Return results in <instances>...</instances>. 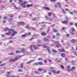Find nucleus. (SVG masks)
Returning a JSON list of instances; mask_svg holds the SVG:
<instances>
[{"mask_svg": "<svg viewBox=\"0 0 77 77\" xmlns=\"http://www.w3.org/2000/svg\"><path fill=\"white\" fill-rule=\"evenodd\" d=\"M4 31H5V32H8V31H9V33H11V32L10 31H11L12 32V34H11V35L12 36H15V34H17V31H15V30L12 29H10L8 28H6L4 29Z\"/></svg>", "mask_w": 77, "mask_h": 77, "instance_id": "obj_1", "label": "nucleus"}, {"mask_svg": "<svg viewBox=\"0 0 77 77\" xmlns=\"http://www.w3.org/2000/svg\"><path fill=\"white\" fill-rule=\"evenodd\" d=\"M20 57H21V56H19L18 57H16L14 59H11L9 61V62L12 63V62H15L16 60H17V59L20 58Z\"/></svg>", "mask_w": 77, "mask_h": 77, "instance_id": "obj_2", "label": "nucleus"}, {"mask_svg": "<svg viewBox=\"0 0 77 77\" xmlns=\"http://www.w3.org/2000/svg\"><path fill=\"white\" fill-rule=\"evenodd\" d=\"M34 48L35 50H36V49H38V47H36V46L35 45H32L30 46V49L32 51H33V49H32V48Z\"/></svg>", "mask_w": 77, "mask_h": 77, "instance_id": "obj_3", "label": "nucleus"}, {"mask_svg": "<svg viewBox=\"0 0 77 77\" xmlns=\"http://www.w3.org/2000/svg\"><path fill=\"white\" fill-rule=\"evenodd\" d=\"M65 18L66 19V20L62 22V23L63 24H66V23H68V17L65 16Z\"/></svg>", "mask_w": 77, "mask_h": 77, "instance_id": "obj_4", "label": "nucleus"}, {"mask_svg": "<svg viewBox=\"0 0 77 77\" xmlns=\"http://www.w3.org/2000/svg\"><path fill=\"white\" fill-rule=\"evenodd\" d=\"M17 24L18 25H22L23 26H24V25H25V23L23 22H20L17 23Z\"/></svg>", "mask_w": 77, "mask_h": 77, "instance_id": "obj_5", "label": "nucleus"}, {"mask_svg": "<svg viewBox=\"0 0 77 77\" xmlns=\"http://www.w3.org/2000/svg\"><path fill=\"white\" fill-rule=\"evenodd\" d=\"M58 50L60 53H62V52H64L65 51V49H58Z\"/></svg>", "mask_w": 77, "mask_h": 77, "instance_id": "obj_6", "label": "nucleus"}, {"mask_svg": "<svg viewBox=\"0 0 77 77\" xmlns=\"http://www.w3.org/2000/svg\"><path fill=\"white\" fill-rule=\"evenodd\" d=\"M71 30L72 32H71V33L72 35H74V32H75V29H74V28H72L71 29Z\"/></svg>", "mask_w": 77, "mask_h": 77, "instance_id": "obj_7", "label": "nucleus"}, {"mask_svg": "<svg viewBox=\"0 0 77 77\" xmlns=\"http://www.w3.org/2000/svg\"><path fill=\"white\" fill-rule=\"evenodd\" d=\"M21 6L22 8H26V6L23 3H22Z\"/></svg>", "mask_w": 77, "mask_h": 77, "instance_id": "obj_8", "label": "nucleus"}, {"mask_svg": "<svg viewBox=\"0 0 77 77\" xmlns=\"http://www.w3.org/2000/svg\"><path fill=\"white\" fill-rule=\"evenodd\" d=\"M33 6V4H31V5L27 4V6L28 8H30V7H32Z\"/></svg>", "mask_w": 77, "mask_h": 77, "instance_id": "obj_9", "label": "nucleus"}, {"mask_svg": "<svg viewBox=\"0 0 77 77\" xmlns=\"http://www.w3.org/2000/svg\"><path fill=\"white\" fill-rule=\"evenodd\" d=\"M43 9H45L46 10H50V8L46 7H43Z\"/></svg>", "mask_w": 77, "mask_h": 77, "instance_id": "obj_10", "label": "nucleus"}, {"mask_svg": "<svg viewBox=\"0 0 77 77\" xmlns=\"http://www.w3.org/2000/svg\"><path fill=\"white\" fill-rule=\"evenodd\" d=\"M45 17L46 19H48V20H50V21H52V19H51L50 17H48L47 16H45Z\"/></svg>", "mask_w": 77, "mask_h": 77, "instance_id": "obj_11", "label": "nucleus"}, {"mask_svg": "<svg viewBox=\"0 0 77 77\" xmlns=\"http://www.w3.org/2000/svg\"><path fill=\"white\" fill-rule=\"evenodd\" d=\"M75 41H77V40H75L74 39H72L71 40V42L72 43H73V42H75Z\"/></svg>", "mask_w": 77, "mask_h": 77, "instance_id": "obj_12", "label": "nucleus"}, {"mask_svg": "<svg viewBox=\"0 0 77 77\" xmlns=\"http://www.w3.org/2000/svg\"><path fill=\"white\" fill-rule=\"evenodd\" d=\"M24 51H25V49H23L21 50V53H24L25 52Z\"/></svg>", "mask_w": 77, "mask_h": 77, "instance_id": "obj_13", "label": "nucleus"}, {"mask_svg": "<svg viewBox=\"0 0 77 77\" xmlns=\"http://www.w3.org/2000/svg\"><path fill=\"white\" fill-rule=\"evenodd\" d=\"M61 56L63 57H65V54L62 53L61 54Z\"/></svg>", "mask_w": 77, "mask_h": 77, "instance_id": "obj_14", "label": "nucleus"}, {"mask_svg": "<svg viewBox=\"0 0 77 77\" xmlns=\"http://www.w3.org/2000/svg\"><path fill=\"white\" fill-rule=\"evenodd\" d=\"M35 74H40V72L38 71H35L34 72Z\"/></svg>", "mask_w": 77, "mask_h": 77, "instance_id": "obj_15", "label": "nucleus"}, {"mask_svg": "<svg viewBox=\"0 0 77 77\" xmlns=\"http://www.w3.org/2000/svg\"><path fill=\"white\" fill-rule=\"evenodd\" d=\"M27 35V33H26L25 34L23 35H22V37H24V38H25L26 37V35Z\"/></svg>", "mask_w": 77, "mask_h": 77, "instance_id": "obj_16", "label": "nucleus"}, {"mask_svg": "<svg viewBox=\"0 0 77 77\" xmlns=\"http://www.w3.org/2000/svg\"><path fill=\"white\" fill-rule=\"evenodd\" d=\"M42 70H44V69H42L41 68H39L38 69V71H42Z\"/></svg>", "mask_w": 77, "mask_h": 77, "instance_id": "obj_17", "label": "nucleus"}, {"mask_svg": "<svg viewBox=\"0 0 77 77\" xmlns=\"http://www.w3.org/2000/svg\"><path fill=\"white\" fill-rule=\"evenodd\" d=\"M41 35L42 36H45V35H46V33L45 32H42L41 33Z\"/></svg>", "mask_w": 77, "mask_h": 77, "instance_id": "obj_18", "label": "nucleus"}, {"mask_svg": "<svg viewBox=\"0 0 77 77\" xmlns=\"http://www.w3.org/2000/svg\"><path fill=\"white\" fill-rule=\"evenodd\" d=\"M59 42V41H55L54 42V43L55 44H58Z\"/></svg>", "mask_w": 77, "mask_h": 77, "instance_id": "obj_19", "label": "nucleus"}, {"mask_svg": "<svg viewBox=\"0 0 77 77\" xmlns=\"http://www.w3.org/2000/svg\"><path fill=\"white\" fill-rule=\"evenodd\" d=\"M44 23H45V22H43L42 23L40 22V23H38V24H37L36 25V26H38V25L39 24H44Z\"/></svg>", "mask_w": 77, "mask_h": 77, "instance_id": "obj_20", "label": "nucleus"}, {"mask_svg": "<svg viewBox=\"0 0 77 77\" xmlns=\"http://www.w3.org/2000/svg\"><path fill=\"white\" fill-rule=\"evenodd\" d=\"M44 41H48L49 40H48V39L47 38H45V39H44Z\"/></svg>", "mask_w": 77, "mask_h": 77, "instance_id": "obj_21", "label": "nucleus"}, {"mask_svg": "<svg viewBox=\"0 0 77 77\" xmlns=\"http://www.w3.org/2000/svg\"><path fill=\"white\" fill-rule=\"evenodd\" d=\"M53 14V13H52V12L49 13L48 14V16H51V15H52V14Z\"/></svg>", "mask_w": 77, "mask_h": 77, "instance_id": "obj_22", "label": "nucleus"}, {"mask_svg": "<svg viewBox=\"0 0 77 77\" xmlns=\"http://www.w3.org/2000/svg\"><path fill=\"white\" fill-rule=\"evenodd\" d=\"M14 8H15V9H19V8H18V7H17V6H16V5H14Z\"/></svg>", "mask_w": 77, "mask_h": 77, "instance_id": "obj_23", "label": "nucleus"}, {"mask_svg": "<svg viewBox=\"0 0 77 77\" xmlns=\"http://www.w3.org/2000/svg\"><path fill=\"white\" fill-rule=\"evenodd\" d=\"M21 51H16V53H21Z\"/></svg>", "mask_w": 77, "mask_h": 77, "instance_id": "obj_24", "label": "nucleus"}, {"mask_svg": "<svg viewBox=\"0 0 77 77\" xmlns=\"http://www.w3.org/2000/svg\"><path fill=\"white\" fill-rule=\"evenodd\" d=\"M38 64H39V65H44L43 64V63H42V62H39L38 63Z\"/></svg>", "mask_w": 77, "mask_h": 77, "instance_id": "obj_25", "label": "nucleus"}, {"mask_svg": "<svg viewBox=\"0 0 77 77\" xmlns=\"http://www.w3.org/2000/svg\"><path fill=\"white\" fill-rule=\"evenodd\" d=\"M53 31L54 32H55V33L57 32H58V31H57V30H56V29H53Z\"/></svg>", "mask_w": 77, "mask_h": 77, "instance_id": "obj_26", "label": "nucleus"}, {"mask_svg": "<svg viewBox=\"0 0 77 77\" xmlns=\"http://www.w3.org/2000/svg\"><path fill=\"white\" fill-rule=\"evenodd\" d=\"M52 51L54 53H57V51L54 49H53Z\"/></svg>", "mask_w": 77, "mask_h": 77, "instance_id": "obj_27", "label": "nucleus"}, {"mask_svg": "<svg viewBox=\"0 0 77 77\" xmlns=\"http://www.w3.org/2000/svg\"><path fill=\"white\" fill-rule=\"evenodd\" d=\"M52 72L53 73H56V71L55 70H52Z\"/></svg>", "mask_w": 77, "mask_h": 77, "instance_id": "obj_28", "label": "nucleus"}, {"mask_svg": "<svg viewBox=\"0 0 77 77\" xmlns=\"http://www.w3.org/2000/svg\"><path fill=\"white\" fill-rule=\"evenodd\" d=\"M50 49H49V48H47V50L48 51V53H51L50 51Z\"/></svg>", "mask_w": 77, "mask_h": 77, "instance_id": "obj_29", "label": "nucleus"}, {"mask_svg": "<svg viewBox=\"0 0 77 77\" xmlns=\"http://www.w3.org/2000/svg\"><path fill=\"white\" fill-rule=\"evenodd\" d=\"M56 46L57 47H60V44H58L56 45Z\"/></svg>", "mask_w": 77, "mask_h": 77, "instance_id": "obj_30", "label": "nucleus"}, {"mask_svg": "<svg viewBox=\"0 0 77 77\" xmlns=\"http://www.w3.org/2000/svg\"><path fill=\"white\" fill-rule=\"evenodd\" d=\"M23 3L25 5L26 4H27V2L24 1L23 2Z\"/></svg>", "mask_w": 77, "mask_h": 77, "instance_id": "obj_31", "label": "nucleus"}, {"mask_svg": "<svg viewBox=\"0 0 77 77\" xmlns=\"http://www.w3.org/2000/svg\"><path fill=\"white\" fill-rule=\"evenodd\" d=\"M37 42L38 43V44H39L41 43V41L39 40H37Z\"/></svg>", "mask_w": 77, "mask_h": 77, "instance_id": "obj_32", "label": "nucleus"}, {"mask_svg": "<svg viewBox=\"0 0 77 77\" xmlns=\"http://www.w3.org/2000/svg\"><path fill=\"white\" fill-rule=\"evenodd\" d=\"M68 71H72V69H67Z\"/></svg>", "mask_w": 77, "mask_h": 77, "instance_id": "obj_33", "label": "nucleus"}, {"mask_svg": "<svg viewBox=\"0 0 77 77\" xmlns=\"http://www.w3.org/2000/svg\"><path fill=\"white\" fill-rule=\"evenodd\" d=\"M23 65H24V64L23 63H22L21 64L20 66L22 68L23 67Z\"/></svg>", "mask_w": 77, "mask_h": 77, "instance_id": "obj_34", "label": "nucleus"}, {"mask_svg": "<svg viewBox=\"0 0 77 77\" xmlns=\"http://www.w3.org/2000/svg\"><path fill=\"white\" fill-rule=\"evenodd\" d=\"M32 20L33 21H36V20H37V19H36V18H34L32 19Z\"/></svg>", "mask_w": 77, "mask_h": 77, "instance_id": "obj_35", "label": "nucleus"}, {"mask_svg": "<svg viewBox=\"0 0 77 77\" xmlns=\"http://www.w3.org/2000/svg\"><path fill=\"white\" fill-rule=\"evenodd\" d=\"M59 35H60V34H59V32H57L56 34V35L57 36H59Z\"/></svg>", "mask_w": 77, "mask_h": 77, "instance_id": "obj_36", "label": "nucleus"}, {"mask_svg": "<svg viewBox=\"0 0 77 77\" xmlns=\"http://www.w3.org/2000/svg\"><path fill=\"white\" fill-rule=\"evenodd\" d=\"M13 19L12 18H10L9 19L8 21H11V20H12Z\"/></svg>", "mask_w": 77, "mask_h": 77, "instance_id": "obj_37", "label": "nucleus"}, {"mask_svg": "<svg viewBox=\"0 0 77 77\" xmlns=\"http://www.w3.org/2000/svg\"><path fill=\"white\" fill-rule=\"evenodd\" d=\"M25 27L27 29H30V28L31 27H29L27 26H25Z\"/></svg>", "mask_w": 77, "mask_h": 77, "instance_id": "obj_38", "label": "nucleus"}, {"mask_svg": "<svg viewBox=\"0 0 77 77\" xmlns=\"http://www.w3.org/2000/svg\"><path fill=\"white\" fill-rule=\"evenodd\" d=\"M31 62H32V61L30 60L29 61L27 62L26 63H27V64H29V63H31Z\"/></svg>", "mask_w": 77, "mask_h": 77, "instance_id": "obj_39", "label": "nucleus"}, {"mask_svg": "<svg viewBox=\"0 0 77 77\" xmlns=\"http://www.w3.org/2000/svg\"><path fill=\"white\" fill-rule=\"evenodd\" d=\"M3 19H4V20H6V19H7V17H4L3 18Z\"/></svg>", "mask_w": 77, "mask_h": 77, "instance_id": "obj_40", "label": "nucleus"}, {"mask_svg": "<svg viewBox=\"0 0 77 77\" xmlns=\"http://www.w3.org/2000/svg\"><path fill=\"white\" fill-rule=\"evenodd\" d=\"M9 17H14V15L11 14V15H9Z\"/></svg>", "mask_w": 77, "mask_h": 77, "instance_id": "obj_41", "label": "nucleus"}, {"mask_svg": "<svg viewBox=\"0 0 77 77\" xmlns=\"http://www.w3.org/2000/svg\"><path fill=\"white\" fill-rule=\"evenodd\" d=\"M6 65V63H4L3 64H2L1 65V66H4V65Z\"/></svg>", "mask_w": 77, "mask_h": 77, "instance_id": "obj_42", "label": "nucleus"}, {"mask_svg": "<svg viewBox=\"0 0 77 77\" xmlns=\"http://www.w3.org/2000/svg\"><path fill=\"white\" fill-rule=\"evenodd\" d=\"M56 74H59L60 73V71L58 70L57 72H56Z\"/></svg>", "mask_w": 77, "mask_h": 77, "instance_id": "obj_43", "label": "nucleus"}, {"mask_svg": "<svg viewBox=\"0 0 77 77\" xmlns=\"http://www.w3.org/2000/svg\"><path fill=\"white\" fill-rule=\"evenodd\" d=\"M60 66L62 68V69H63L64 68V66L62 65H61Z\"/></svg>", "mask_w": 77, "mask_h": 77, "instance_id": "obj_44", "label": "nucleus"}, {"mask_svg": "<svg viewBox=\"0 0 77 77\" xmlns=\"http://www.w3.org/2000/svg\"><path fill=\"white\" fill-rule=\"evenodd\" d=\"M33 65H38V63H34V64H33Z\"/></svg>", "mask_w": 77, "mask_h": 77, "instance_id": "obj_45", "label": "nucleus"}, {"mask_svg": "<svg viewBox=\"0 0 77 77\" xmlns=\"http://www.w3.org/2000/svg\"><path fill=\"white\" fill-rule=\"evenodd\" d=\"M42 47H44V48H47V47L46 45H42Z\"/></svg>", "mask_w": 77, "mask_h": 77, "instance_id": "obj_46", "label": "nucleus"}, {"mask_svg": "<svg viewBox=\"0 0 77 77\" xmlns=\"http://www.w3.org/2000/svg\"><path fill=\"white\" fill-rule=\"evenodd\" d=\"M75 66H74L72 67V70H74V69H75Z\"/></svg>", "mask_w": 77, "mask_h": 77, "instance_id": "obj_47", "label": "nucleus"}, {"mask_svg": "<svg viewBox=\"0 0 77 77\" xmlns=\"http://www.w3.org/2000/svg\"><path fill=\"white\" fill-rule=\"evenodd\" d=\"M10 55H14V53L11 52L10 54Z\"/></svg>", "mask_w": 77, "mask_h": 77, "instance_id": "obj_48", "label": "nucleus"}, {"mask_svg": "<svg viewBox=\"0 0 77 77\" xmlns=\"http://www.w3.org/2000/svg\"><path fill=\"white\" fill-rule=\"evenodd\" d=\"M62 12L64 14H65V11L64 10H62Z\"/></svg>", "mask_w": 77, "mask_h": 77, "instance_id": "obj_49", "label": "nucleus"}, {"mask_svg": "<svg viewBox=\"0 0 77 77\" xmlns=\"http://www.w3.org/2000/svg\"><path fill=\"white\" fill-rule=\"evenodd\" d=\"M27 33V35H30L31 34V33L30 32H29L28 33Z\"/></svg>", "mask_w": 77, "mask_h": 77, "instance_id": "obj_50", "label": "nucleus"}, {"mask_svg": "<svg viewBox=\"0 0 77 77\" xmlns=\"http://www.w3.org/2000/svg\"><path fill=\"white\" fill-rule=\"evenodd\" d=\"M23 2V1L22 0H19V3H21Z\"/></svg>", "mask_w": 77, "mask_h": 77, "instance_id": "obj_51", "label": "nucleus"}, {"mask_svg": "<svg viewBox=\"0 0 77 77\" xmlns=\"http://www.w3.org/2000/svg\"><path fill=\"white\" fill-rule=\"evenodd\" d=\"M55 8H57L58 7V6L57 5V4H56L55 5Z\"/></svg>", "mask_w": 77, "mask_h": 77, "instance_id": "obj_52", "label": "nucleus"}, {"mask_svg": "<svg viewBox=\"0 0 77 77\" xmlns=\"http://www.w3.org/2000/svg\"><path fill=\"white\" fill-rule=\"evenodd\" d=\"M56 38V36L55 35H54L52 37V39H54Z\"/></svg>", "mask_w": 77, "mask_h": 77, "instance_id": "obj_53", "label": "nucleus"}, {"mask_svg": "<svg viewBox=\"0 0 77 77\" xmlns=\"http://www.w3.org/2000/svg\"><path fill=\"white\" fill-rule=\"evenodd\" d=\"M5 34L7 35H9V32H6L5 33Z\"/></svg>", "mask_w": 77, "mask_h": 77, "instance_id": "obj_54", "label": "nucleus"}, {"mask_svg": "<svg viewBox=\"0 0 77 77\" xmlns=\"http://www.w3.org/2000/svg\"><path fill=\"white\" fill-rule=\"evenodd\" d=\"M33 39V37H32L30 39V41H32Z\"/></svg>", "mask_w": 77, "mask_h": 77, "instance_id": "obj_55", "label": "nucleus"}, {"mask_svg": "<svg viewBox=\"0 0 77 77\" xmlns=\"http://www.w3.org/2000/svg\"><path fill=\"white\" fill-rule=\"evenodd\" d=\"M7 77H15V76H11L9 75H7Z\"/></svg>", "mask_w": 77, "mask_h": 77, "instance_id": "obj_56", "label": "nucleus"}, {"mask_svg": "<svg viewBox=\"0 0 77 77\" xmlns=\"http://www.w3.org/2000/svg\"><path fill=\"white\" fill-rule=\"evenodd\" d=\"M67 68H68L69 69H70V66L69 65H68L67 66Z\"/></svg>", "mask_w": 77, "mask_h": 77, "instance_id": "obj_57", "label": "nucleus"}, {"mask_svg": "<svg viewBox=\"0 0 77 77\" xmlns=\"http://www.w3.org/2000/svg\"><path fill=\"white\" fill-rule=\"evenodd\" d=\"M18 71L19 72H21V71H22V70H21V69H19L18 70Z\"/></svg>", "mask_w": 77, "mask_h": 77, "instance_id": "obj_58", "label": "nucleus"}, {"mask_svg": "<svg viewBox=\"0 0 77 77\" xmlns=\"http://www.w3.org/2000/svg\"><path fill=\"white\" fill-rule=\"evenodd\" d=\"M49 31H50V27H48V29L47 32H49Z\"/></svg>", "mask_w": 77, "mask_h": 77, "instance_id": "obj_59", "label": "nucleus"}, {"mask_svg": "<svg viewBox=\"0 0 77 77\" xmlns=\"http://www.w3.org/2000/svg\"><path fill=\"white\" fill-rule=\"evenodd\" d=\"M57 5H59V6H60V3H57Z\"/></svg>", "mask_w": 77, "mask_h": 77, "instance_id": "obj_60", "label": "nucleus"}, {"mask_svg": "<svg viewBox=\"0 0 77 77\" xmlns=\"http://www.w3.org/2000/svg\"><path fill=\"white\" fill-rule=\"evenodd\" d=\"M38 60H42V58H38Z\"/></svg>", "mask_w": 77, "mask_h": 77, "instance_id": "obj_61", "label": "nucleus"}, {"mask_svg": "<svg viewBox=\"0 0 77 77\" xmlns=\"http://www.w3.org/2000/svg\"><path fill=\"white\" fill-rule=\"evenodd\" d=\"M70 14H74V13H73V12H70Z\"/></svg>", "mask_w": 77, "mask_h": 77, "instance_id": "obj_62", "label": "nucleus"}, {"mask_svg": "<svg viewBox=\"0 0 77 77\" xmlns=\"http://www.w3.org/2000/svg\"><path fill=\"white\" fill-rule=\"evenodd\" d=\"M4 36H5V35H2V37H4Z\"/></svg>", "mask_w": 77, "mask_h": 77, "instance_id": "obj_63", "label": "nucleus"}, {"mask_svg": "<svg viewBox=\"0 0 77 77\" xmlns=\"http://www.w3.org/2000/svg\"><path fill=\"white\" fill-rule=\"evenodd\" d=\"M70 25H73V23H70Z\"/></svg>", "mask_w": 77, "mask_h": 77, "instance_id": "obj_64", "label": "nucleus"}]
</instances>
